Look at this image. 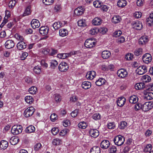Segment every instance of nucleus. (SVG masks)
I'll return each mask as SVG.
<instances>
[{
  "mask_svg": "<svg viewBox=\"0 0 153 153\" xmlns=\"http://www.w3.org/2000/svg\"><path fill=\"white\" fill-rule=\"evenodd\" d=\"M125 138L122 136L118 135L115 137L114 139L115 144L117 146H121L124 143Z\"/></svg>",
  "mask_w": 153,
  "mask_h": 153,
  "instance_id": "1",
  "label": "nucleus"
},
{
  "mask_svg": "<svg viewBox=\"0 0 153 153\" xmlns=\"http://www.w3.org/2000/svg\"><path fill=\"white\" fill-rule=\"evenodd\" d=\"M22 129V126L19 125H15L12 127L11 132L13 134L16 135L21 133Z\"/></svg>",
  "mask_w": 153,
  "mask_h": 153,
  "instance_id": "2",
  "label": "nucleus"
},
{
  "mask_svg": "<svg viewBox=\"0 0 153 153\" xmlns=\"http://www.w3.org/2000/svg\"><path fill=\"white\" fill-rule=\"evenodd\" d=\"M153 107V102L152 101L146 102L142 105V110L144 111H147Z\"/></svg>",
  "mask_w": 153,
  "mask_h": 153,
  "instance_id": "3",
  "label": "nucleus"
},
{
  "mask_svg": "<svg viewBox=\"0 0 153 153\" xmlns=\"http://www.w3.org/2000/svg\"><path fill=\"white\" fill-rule=\"evenodd\" d=\"M35 111V109L33 107H30L27 108L25 109L24 113L25 117H27L31 116Z\"/></svg>",
  "mask_w": 153,
  "mask_h": 153,
  "instance_id": "4",
  "label": "nucleus"
},
{
  "mask_svg": "<svg viewBox=\"0 0 153 153\" xmlns=\"http://www.w3.org/2000/svg\"><path fill=\"white\" fill-rule=\"evenodd\" d=\"M96 42L92 40L87 39L84 43L85 46L88 48H91L95 46Z\"/></svg>",
  "mask_w": 153,
  "mask_h": 153,
  "instance_id": "5",
  "label": "nucleus"
},
{
  "mask_svg": "<svg viewBox=\"0 0 153 153\" xmlns=\"http://www.w3.org/2000/svg\"><path fill=\"white\" fill-rule=\"evenodd\" d=\"M117 74L119 77L122 78L126 77L128 74L126 70L124 69H121L118 70Z\"/></svg>",
  "mask_w": 153,
  "mask_h": 153,
  "instance_id": "6",
  "label": "nucleus"
},
{
  "mask_svg": "<svg viewBox=\"0 0 153 153\" xmlns=\"http://www.w3.org/2000/svg\"><path fill=\"white\" fill-rule=\"evenodd\" d=\"M131 24L133 28L137 30H140L142 28V24L140 21H137L133 22Z\"/></svg>",
  "mask_w": 153,
  "mask_h": 153,
  "instance_id": "7",
  "label": "nucleus"
},
{
  "mask_svg": "<svg viewBox=\"0 0 153 153\" xmlns=\"http://www.w3.org/2000/svg\"><path fill=\"white\" fill-rule=\"evenodd\" d=\"M68 65L66 62H64L61 63L58 67L59 70L61 72L65 71L68 70Z\"/></svg>",
  "mask_w": 153,
  "mask_h": 153,
  "instance_id": "8",
  "label": "nucleus"
},
{
  "mask_svg": "<svg viewBox=\"0 0 153 153\" xmlns=\"http://www.w3.org/2000/svg\"><path fill=\"white\" fill-rule=\"evenodd\" d=\"M152 56L150 54L146 53L144 54L142 57L143 61L145 63L148 64L152 61Z\"/></svg>",
  "mask_w": 153,
  "mask_h": 153,
  "instance_id": "9",
  "label": "nucleus"
},
{
  "mask_svg": "<svg viewBox=\"0 0 153 153\" xmlns=\"http://www.w3.org/2000/svg\"><path fill=\"white\" fill-rule=\"evenodd\" d=\"M85 9L82 6L78 7L74 11L75 14L79 16L82 15L84 13Z\"/></svg>",
  "mask_w": 153,
  "mask_h": 153,
  "instance_id": "10",
  "label": "nucleus"
},
{
  "mask_svg": "<svg viewBox=\"0 0 153 153\" xmlns=\"http://www.w3.org/2000/svg\"><path fill=\"white\" fill-rule=\"evenodd\" d=\"M149 41L147 36H142L139 39L138 43L140 45L145 44Z\"/></svg>",
  "mask_w": 153,
  "mask_h": 153,
  "instance_id": "11",
  "label": "nucleus"
},
{
  "mask_svg": "<svg viewBox=\"0 0 153 153\" xmlns=\"http://www.w3.org/2000/svg\"><path fill=\"white\" fill-rule=\"evenodd\" d=\"M4 45L6 48L9 49L13 48L15 45V44L13 41L8 40L6 41Z\"/></svg>",
  "mask_w": 153,
  "mask_h": 153,
  "instance_id": "12",
  "label": "nucleus"
},
{
  "mask_svg": "<svg viewBox=\"0 0 153 153\" xmlns=\"http://www.w3.org/2000/svg\"><path fill=\"white\" fill-rule=\"evenodd\" d=\"M89 134L92 137L96 138L99 135V133L96 129H91L89 131Z\"/></svg>",
  "mask_w": 153,
  "mask_h": 153,
  "instance_id": "13",
  "label": "nucleus"
},
{
  "mask_svg": "<svg viewBox=\"0 0 153 153\" xmlns=\"http://www.w3.org/2000/svg\"><path fill=\"white\" fill-rule=\"evenodd\" d=\"M27 45L26 42L23 41H20L17 43L16 46L19 50H22L25 49Z\"/></svg>",
  "mask_w": 153,
  "mask_h": 153,
  "instance_id": "14",
  "label": "nucleus"
},
{
  "mask_svg": "<svg viewBox=\"0 0 153 153\" xmlns=\"http://www.w3.org/2000/svg\"><path fill=\"white\" fill-rule=\"evenodd\" d=\"M150 91L146 90L144 91V93L146 95L145 98L147 100H150L153 98V93Z\"/></svg>",
  "mask_w": 153,
  "mask_h": 153,
  "instance_id": "15",
  "label": "nucleus"
},
{
  "mask_svg": "<svg viewBox=\"0 0 153 153\" xmlns=\"http://www.w3.org/2000/svg\"><path fill=\"white\" fill-rule=\"evenodd\" d=\"M49 28L47 27H42L39 29V31L42 35L45 36L48 33Z\"/></svg>",
  "mask_w": 153,
  "mask_h": 153,
  "instance_id": "16",
  "label": "nucleus"
},
{
  "mask_svg": "<svg viewBox=\"0 0 153 153\" xmlns=\"http://www.w3.org/2000/svg\"><path fill=\"white\" fill-rule=\"evenodd\" d=\"M126 102V99L124 97H120L117 101V104L119 106L122 107L125 103Z\"/></svg>",
  "mask_w": 153,
  "mask_h": 153,
  "instance_id": "17",
  "label": "nucleus"
},
{
  "mask_svg": "<svg viewBox=\"0 0 153 153\" xmlns=\"http://www.w3.org/2000/svg\"><path fill=\"white\" fill-rule=\"evenodd\" d=\"M110 143L109 141L107 140H102L100 146L103 149H106L110 146Z\"/></svg>",
  "mask_w": 153,
  "mask_h": 153,
  "instance_id": "18",
  "label": "nucleus"
},
{
  "mask_svg": "<svg viewBox=\"0 0 153 153\" xmlns=\"http://www.w3.org/2000/svg\"><path fill=\"white\" fill-rule=\"evenodd\" d=\"M31 25L33 28H38L40 26V24L39 20L35 19L32 20L31 22Z\"/></svg>",
  "mask_w": 153,
  "mask_h": 153,
  "instance_id": "19",
  "label": "nucleus"
},
{
  "mask_svg": "<svg viewBox=\"0 0 153 153\" xmlns=\"http://www.w3.org/2000/svg\"><path fill=\"white\" fill-rule=\"evenodd\" d=\"M121 20V17L118 15H114L112 18L111 21L114 24L119 23Z\"/></svg>",
  "mask_w": 153,
  "mask_h": 153,
  "instance_id": "20",
  "label": "nucleus"
},
{
  "mask_svg": "<svg viewBox=\"0 0 153 153\" xmlns=\"http://www.w3.org/2000/svg\"><path fill=\"white\" fill-rule=\"evenodd\" d=\"M135 88L136 90H141L145 88V84L143 82H140L136 84L135 85Z\"/></svg>",
  "mask_w": 153,
  "mask_h": 153,
  "instance_id": "21",
  "label": "nucleus"
},
{
  "mask_svg": "<svg viewBox=\"0 0 153 153\" xmlns=\"http://www.w3.org/2000/svg\"><path fill=\"white\" fill-rule=\"evenodd\" d=\"M111 53L108 51H104L102 52L101 56L104 59H107L111 56Z\"/></svg>",
  "mask_w": 153,
  "mask_h": 153,
  "instance_id": "22",
  "label": "nucleus"
},
{
  "mask_svg": "<svg viewBox=\"0 0 153 153\" xmlns=\"http://www.w3.org/2000/svg\"><path fill=\"white\" fill-rule=\"evenodd\" d=\"M91 86V83L88 81H84L81 85L82 87L85 89H87L89 88Z\"/></svg>",
  "mask_w": 153,
  "mask_h": 153,
  "instance_id": "23",
  "label": "nucleus"
},
{
  "mask_svg": "<svg viewBox=\"0 0 153 153\" xmlns=\"http://www.w3.org/2000/svg\"><path fill=\"white\" fill-rule=\"evenodd\" d=\"M8 146V142L4 140H2L0 142V148L1 149H5Z\"/></svg>",
  "mask_w": 153,
  "mask_h": 153,
  "instance_id": "24",
  "label": "nucleus"
},
{
  "mask_svg": "<svg viewBox=\"0 0 153 153\" xmlns=\"http://www.w3.org/2000/svg\"><path fill=\"white\" fill-rule=\"evenodd\" d=\"M105 82L106 80L104 79L100 78L97 80L95 83L97 85L101 86L105 84Z\"/></svg>",
  "mask_w": 153,
  "mask_h": 153,
  "instance_id": "25",
  "label": "nucleus"
},
{
  "mask_svg": "<svg viewBox=\"0 0 153 153\" xmlns=\"http://www.w3.org/2000/svg\"><path fill=\"white\" fill-rule=\"evenodd\" d=\"M35 130V127L33 126H30L27 127L25 130V132L28 133L33 132Z\"/></svg>",
  "mask_w": 153,
  "mask_h": 153,
  "instance_id": "26",
  "label": "nucleus"
},
{
  "mask_svg": "<svg viewBox=\"0 0 153 153\" xmlns=\"http://www.w3.org/2000/svg\"><path fill=\"white\" fill-rule=\"evenodd\" d=\"M101 18L98 17L95 18L92 21V24L94 25H99L102 23Z\"/></svg>",
  "mask_w": 153,
  "mask_h": 153,
  "instance_id": "27",
  "label": "nucleus"
},
{
  "mask_svg": "<svg viewBox=\"0 0 153 153\" xmlns=\"http://www.w3.org/2000/svg\"><path fill=\"white\" fill-rule=\"evenodd\" d=\"M129 102L131 103L135 104L138 101V98L135 95L131 96L129 99Z\"/></svg>",
  "mask_w": 153,
  "mask_h": 153,
  "instance_id": "28",
  "label": "nucleus"
},
{
  "mask_svg": "<svg viewBox=\"0 0 153 153\" xmlns=\"http://www.w3.org/2000/svg\"><path fill=\"white\" fill-rule=\"evenodd\" d=\"M90 153H100V147L94 146L91 149Z\"/></svg>",
  "mask_w": 153,
  "mask_h": 153,
  "instance_id": "29",
  "label": "nucleus"
},
{
  "mask_svg": "<svg viewBox=\"0 0 153 153\" xmlns=\"http://www.w3.org/2000/svg\"><path fill=\"white\" fill-rule=\"evenodd\" d=\"M146 21L149 26L153 25V13L150 14L149 17L146 19Z\"/></svg>",
  "mask_w": 153,
  "mask_h": 153,
  "instance_id": "30",
  "label": "nucleus"
},
{
  "mask_svg": "<svg viewBox=\"0 0 153 153\" xmlns=\"http://www.w3.org/2000/svg\"><path fill=\"white\" fill-rule=\"evenodd\" d=\"M143 53V49L141 48H138L134 51V54L137 56H141Z\"/></svg>",
  "mask_w": 153,
  "mask_h": 153,
  "instance_id": "31",
  "label": "nucleus"
},
{
  "mask_svg": "<svg viewBox=\"0 0 153 153\" xmlns=\"http://www.w3.org/2000/svg\"><path fill=\"white\" fill-rule=\"evenodd\" d=\"M127 2L125 0H120L117 2V5L119 7H123L126 5Z\"/></svg>",
  "mask_w": 153,
  "mask_h": 153,
  "instance_id": "32",
  "label": "nucleus"
},
{
  "mask_svg": "<svg viewBox=\"0 0 153 153\" xmlns=\"http://www.w3.org/2000/svg\"><path fill=\"white\" fill-rule=\"evenodd\" d=\"M19 139L17 137H12L10 140V143L12 145H15L19 142Z\"/></svg>",
  "mask_w": 153,
  "mask_h": 153,
  "instance_id": "33",
  "label": "nucleus"
},
{
  "mask_svg": "<svg viewBox=\"0 0 153 153\" xmlns=\"http://www.w3.org/2000/svg\"><path fill=\"white\" fill-rule=\"evenodd\" d=\"M62 143V140L58 138L54 139L52 141V144L53 145L55 146L60 145Z\"/></svg>",
  "mask_w": 153,
  "mask_h": 153,
  "instance_id": "34",
  "label": "nucleus"
},
{
  "mask_svg": "<svg viewBox=\"0 0 153 153\" xmlns=\"http://www.w3.org/2000/svg\"><path fill=\"white\" fill-rule=\"evenodd\" d=\"M68 31L66 29H61L59 30V35L62 37L68 34Z\"/></svg>",
  "mask_w": 153,
  "mask_h": 153,
  "instance_id": "35",
  "label": "nucleus"
},
{
  "mask_svg": "<svg viewBox=\"0 0 153 153\" xmlns=\"http://www.w3.org/2000/svg\"><path fill=\"white\" fill-rule=\"evenodd\" d=\"M25 100L26 102L29 104H31L33 101V99L32 96H27L25 97Z\"/></svg>",
  "mask_w": 153,
  "mask_h": 153,
  "instance_id": "36",
  "label": "nucleus"
},
{
  "mask_svg": "<svg viewBox=\"0 0 153 153\" xmlns=\"http://www.w3.org/2000/svg\"><path fill=\"white\" fill-rule=\"evenodd\" d=\"M77 23L78 26L81 27H85L86 26L85 19L80 20L78 21Z\"/></svg>",
  "mask_w": 153,
  "mask_h": 153,
  "instance_id": "37",
  "label": "nucleus"
},
{
  "mask_svg": "<svg viewBox=\"0 0 153 153\" xmlns=\"http://www.w3.org/2000/svg\"><path fill=\"white\" fill-rule=\"evenodd\" d=\"M33 72L36 74H39L41 72V68L38 66H36L34 68Z\"/></svg>",
  "mask_w": 153,
  "mask_h": 153,
  "instance_id": "38",
  "label": "nucleus"
},
{
  "mask_svg": "<svg viewBox=\"0 0 153 153\" xmlns=\"http://www.w3.org/2000/svg\"><path fill=\"white\" fill-rule=\"evenodd\" d=\"M87 126V123L84 121L80 122L78 124L79 128L85 129Z\"/></svg>",
  "mask_w": 153,
  "mask_h": 153,
  "instance_id": "39",
  "label": "nucleus"
},
{
  "mask_svg": "<svg viewBox=\"0 0 153 153\" xmlns=\"http://www.w3.org/2000/svg\"><path fill=\"white\" fill-rule=\"evenodd\" d=\"M31 13L30 7L28 6L25 9L23 14V16H25L29 15Z\"/></svg>",
  "mask_w": 153,
  "mask_h": 153,
  "instance_id": "40",
  "label": "nucleus"
},
{
  "mask_svg": "<svg viewBox=\"0 0 153 153\" xmlns=\"http://www.w3.org/2000/svg\"><path fill=\"white\" fill-rule=\"evenodd\" d=\"M127 123L124 121H122L120 123L119 128L120 129H124L127 126Z\"/></svg>",
  "mask_w": 153,
  "mask_h": 153,
  "instance_id": "41",
  "label": "nucleus"
},
{
  "mask_svg": "<svg viewBox=\"0 0 153 153\" xmlns=\"http://www.w3.org/2000/svg\"><path fill=\"white\" fill-rule=\"evenodd\" d=\"M37 88L35 86H32L29 89V92L30 94H36L37 91Z\"/></svg>",
  "mask_w": 153,
  "mask_h": 153,
  "instance_id": "42",
  "label": "nucleus"
},
{
  "mask_svg": "<svg viewBox=\"0 0 153 153\" xmlns=\"http://www.w3.org/2000/svg\"><path fill=\"white\" fill-rule=\"evenodd\" d=\"M151 80V77L147 75H146L143 76V82H149Z\"/></svg>",
  "mask_w": 153,
  "mask_h": 153,
  "instance_id": "43",
  "label": "nucleus"
},
{
  "mask_svg": "<svg viewBox=\"0 0 153 153\" xmlns=\"http://www.w3.org/2000/svg\"><path fill=\"white\" fill-rule=\"evenodd\" d=\"M99 32L102 34H105L107 31V29L105 27H101L98 30Z\"/></svg>",
  "mask_w": 153,
  "mask_h": 153,
  "instance_id": "44",
  "label": "nucleus"
},
{
  "mask_svg": "<svg viewBox=\"0 0 153 153\" xmlns=\"http://www.w3.org/2000/svg\"><path fill=\"white\" fill-rule=\"evenodd\" d=\"M117 151V149L116 147L113 146H110L109 149V151L110 153H116Z\"/></svg>",
  "mask_w": 153,
  "mask_h": 153,
  "instance_id": "45",
  "label": "nucleus"
},
{
  "mask_svg": "<svg viewBox=\"0 0 153 153\" xmlns=\"http://www.w3.org/2000/svg\"><path fill=\"white\" fill-rule=\"evenodd\" d=\"M58 62L55 60H52L51 62V66L52 68L54 69L57 66Z\"/></svg>",
  "mask_w": 153,
  "mask_h": 153,
  "instance_id": "46",
  "label": "nucleus"
},
{
  "mask_svg": "<svg viewBox=\"0 0 153 153\" xmlns=\"http://www.w3.org/2000/svg\"><path fill=\"white\" fill-rule=\"evenodd\" d=\"M16 1L15 0H12L10 1L8 4V6L9 8H12L15 6Z\"/></svg>",
  "mask_w": 153,
  "mask_h": 153,
  "instance_id": "47",
  "label": "nucleus"
},
{
  "mask_svg": "<svg viewBox=\"0 0 153 153\" xmlns=\"http://www.w3.org/2000/svg\"><path fill=\"white\" fill-rule=\"evenodd\" d=\"M142 66H139L137 69L136 71L139 75H142L145 73V71H143Z\"/></svg>",
  "mask_w": 153,
  "mask_h": 153,
  "instance_id": "48",
  "label": "nucleus"
},
{
  "mask_svg": "<svg viewBox=\"0 0 153 153\" xmlns=\"http://www.w3.org/2000/svg\"><path fill=\"white\" fill-rule=\"evenodd\" d=\"M53 27L55 30H58L60 27V24L59 22H56L53 24Z\"/></svg>",
  "mask_w": 153,
  "mask_h": 153,
  "instance_id": "49",
  "label": "nucleus"
},
{
  "mask_svg": "<svg viewBox=\"0 0 153 153\" xmlns=\"http://www.w3.org/2000/svg\"><path fill=\"white\" fill-rule=\"evenodd\" d=\"M152 146L150 144H148L146 145V147L144 148L143 151L145 152H149L152 149Z\"/></svg>",
  "mask_w": 153,
  "mask_h": 153,
  "instance_id": "50",
  "label": "nucleus"
},
{
  "mask_svg": "<svg viewBox=\"0 0 153 153\" xmlns=\"http://www.w3.org/2000/svg\"><path fill=\"white\" fill-rule=\"evenodd\" d=\"M92 117L94 120H97L100 119L101 116L99 113H96L93 115Z\"/></svg>",
  "mask_w": 153,
  "mask_h": 153,
  "instance_id": "51",
  "label": "nucleus"
},
{
  "mask_svg": "<svg viewBox=\"0 0 153 153\" xmlns=\"http://www.w3.org/2000/svg\"><path fill=\"white\" fill-rule=\"evenodd\" d=\"M94 6L96 7L100 8L102 3L100 2L99 1H94L93 3Z\"/></svg>",
  "mask_w": 153,
  "mask_h": 153,
  "instance_id": "52",
  "label": "nucleus"
},
{
  "mask_svg": "<svg viewBox=\"0 0 153 153\" xmlns=\"http://www.w3.org/2000/svg\"><path fill=\"white\" fill-rule=\"evenodd\" d=\"M133 54L131 53L127 54L125 56V58L127 60H132L133 58Z\"/></svg>",
  "mask_w": 153,
  "mask_h": 153,
  "instance_id": "53",
  "label": "nucleus"
},
{
  "mask_svg": "<svg viewBox=\"0 0 153 153\" xmlns=\"http://www.w3.org/2000/svg\"><path fill=\"white\" fill-rule=\"evenodd\" d=\"M54 0H43V2L46 5H49L52 4Z\"/></svg>",
  "mask_w": 153,
  "mask_h": 153,
  "instance_id": "54",
  "label": "nucleus"
},
{
  "mask_svg": "<svg viewBox=\"0 0 153 153\" xmlns=\"http://www.w3.org/2000/svg\"><path fill=\"white\" fill-rule=\"evenodd\" d=\"M42 147L41 144L40 143H36L34 146V149L35 151H38L41 149Z\"/></svg>",
  "mask_w": 153,
  "mask_h": 153,
  "instance_id": "55",
  "label": "nucleus"
},
{
  "mask_svg": "<svg viewBox=\"0 0 153 153\" xmlns=\"http://www.w3.org/2000/svg\"><path fill=\"white\" fill-rule=\"evenodd\" d=\"M122 34V32L121 30L116 31L113 33V36L117 37L120 36Z\"/></svg>",
  "mask_w": 153,
  "mask_h": 153,
  "instance_id": "56",
  "label": "nucleus"
},
{
  "mask_svg": "<svg viewBox=\"0 0 153 153\" xmlns=\"http://www.w3.org/2000/svg\"><path fill=\"white\" fill-rule=\"evenodd\" d=\"M100 8L103 12L107 11L108 9V7L105 5L102 4Z\"/></svg>",
  "mask_w": 153,
  "mask_h": 153,
  "instance_id": "57",
  "label": "nucleus"
},
{
  "mask_svg": "<svg viewBox=\"0 0 153 153\" xmlns=\"http://www.w3.org/2000/svg\"><path fill=\"white\" fill-rule=\"evenodd\" d=\"M15 37L18 40L20 41H22L24 40V38L23 37L18 33H16L15 35Z\"/></svg>",
  "mask_w": 153,
  "mask_h": 153,
  "instance_id": "58",
  "label": "nucleus"
},
{
  "mask_svg": "<svg viewBox=\"0 0 153 153\" xmlns=\"http://www.w3.org/2000/svg\"><path fill=\"white\" fill-rule=\"evenodd\" d=\"M79 111V110L76 109L73 111L71 113V115L73 117H74L77 115Z\"/></svg>",
  "mask_w": 153,
  "mask_h": 153,
  "instance_id": "59",
  "label": "nucleus"
},
{
  "mask_svg": "<svg viewBox=\"0 0 153 153\" xmlns=\"http://www.w3.org/2000/svg\"><path fill=\"white\" fill-rule=\"evenodd\" d=\"M54 99L56 102H59L61 100V99L59 94H56L54 95Z\"/></svg>",
  "mask_w": 153,
  "mask_h": 153,
  "instance_id": "60",
  "label": "nucleus"
},
{
  "mask_svg": "<svg viewBox=\"0 0 153 153\" xmlns=\"http://www.w3.org/2000/svg\"><path fill=\"white\" fill-rule=\"evenodd\" d=\"M59 131V129L57 128H53L51 130V132L54 135H56Z\"/></svg>",
  "mask_w": 153,
  "mask_h": 153,
  "instance_id": "61",
  "label": "nucleus"
},
{
  "mask_svg": "<svg viewBox=\"0 0 153 153\" xmlns=\"http://www.w3.org/2000/svg\"><path fill=\"white\" fill-rule=\"evenodd\" d=\"M147 85L149 87L147 88L146 90L148 91H153V84H148V85Z\"/></svg>",
  "mask_w": 153,
  "mask_h": 153,
  "instance_id": "62",
  "label": "nucleus"
},
{
  "mask_svg": "<svg viewBox=\"0 0 153 153\" xmlns=\"http://www.w3.org/2000/svg\"><path fill=\"white\" fill-rule=\"evenodd\" d=\"M57 115L55 113L52 114L50 116V118L52 121L54 122L56 119Z\"/></svg>",
  "mask_w": 153,
  "mask_h": 153,
  "instance_id": "63",
  "label": "nucleus"
},
{
  "mask_svg": "<svg viewBox=\"0 0 153 153\" xmlns=\"http://www.w3.org/2000/svg\"><path fill=\"white\" fill-rule=\"evenodd\" d=\"M68 130L67 129H65L62 130L59 133L60 136H64L67 133Z\"/></svg>",
  "mask_w": 153,
  "mask_h": 153,
  "instance_id": "64",
  "label": "nucleus"
}]
</instances>
